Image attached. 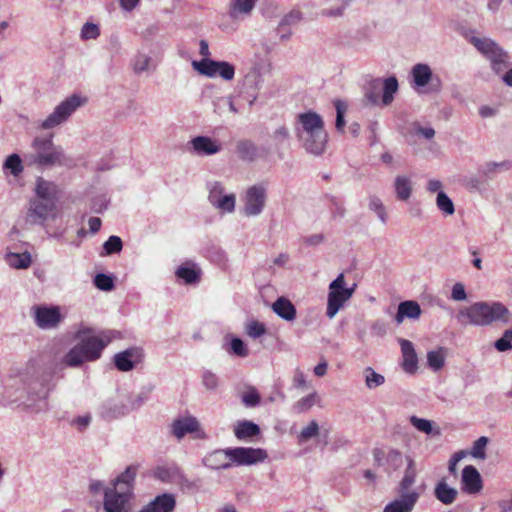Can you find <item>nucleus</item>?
<instances>
[{
	"label": "nucleus",
	"instance_id": "nucleus-64",
	"mask_svg": "<svg viewBox=\"0 0 512 512\" xmlns=\"http://www.w3.org/2000/svg\"><path fill=\"white\" fill-rule=\"evenodd\" d=\"M272 136L274 140L277 141L278 143H283L289 138V130L284 125L279 126L278 128L275 129Z\"/></svg>",
	"mask_w": 512,
	"mask_h": 512
},
{
	"label": "nucleus",
	"instance_id": "nucleus-53",
	"mask_svg": "<svg viewBox=\"0 0 512 512\" xmlns=\"http://www.w3.org/2000/svg\"><path fill=\"white\" fill-rule=\"evenodd\" d=\"M319 434V425L315 420L309 422L298 435V442L303 443Z\"/></svg>",
	"mask_w": 512,
	"mask_h": 512
},
{
	"label": "nucleus",
	"instance_id": "nucleus-18",
	"mask_svg": "<svg viewBox=\"0 0 512 512\" xmlns=\"http://www.w3.org/2000/svg\"><path fill=\"white\" fill-rule=\"evenodd\" d=\"M410 84L411 86L418 90L427 86L428 84L436 83L435 90L438 91L441 87V81L438 76H435L428 64L425 63H417L415 64L410 71Z\"/></svg>",
	"mask_w": 512,
	"mask_h": 512
},
{
	"label": "nucleus",
	"instance_id": "nucleus-60",
	"mask_svg": "<svg viewBox=\"0 0 512 512\" xmlns=\"http://www.w3.org/2000/svg\"><path fill=\"white\" fill-rule=\"evenodd\" d=\"M330 201V204H329V207H330V211H331V214L334 218H342L344 217L345 215V207H344V203L341 199L339 198H336V197H330L329 199Z\"/></svg>",
	"mask_w": 512,
	"mask_h": 512
},
{
	"label": "nucleus",
	"instance_id": "nucleus-25",
	"mask_svg": "<svg viewBox=\"0 0 512 512\" xmlns=\"http://www.w3.org/2000/svg\"><path fill=\"white\" fill-rule=\"evenodd\" d=\"M461 483L462 490L469 494L478 493L482 489L481 475L472 465H467L463 468Z\"/></svg>",
	"mask_w": 512,
	"mask_h": 512
},
{
	"label": "nucleus",
	"instance_id": "nucleus-36",
	"mask_svg": "<svg viewBox=\"0 0 512 512\" xmlns=\"http://www.w3.org/2000/svg\"><path fill=\"white\" fill-rule=\"evenodd\" d=\"M417 471L413 459L407 458V468L399 483V493H409L410 487L415 483Z\"/></svg>",
	"mask_w": 512,
	"mask_h": 512
},
{
	"label": "nucleus",
	"instance_id": "nucleus-20",
	"mask_svg": "<svg viewBox=\"0 0 512 512\" xmlns=\"http://www.w3.org/2000/svg\"><path fill=\"white\" fill-rule=\"evenodd\" d=\"M24 250L18 249L17 245H13L8 248L4 259L5 262L14 269H27L32 263V256L28 250L30 247L29 243L25 242L22 244Z\"/></svg>",
	"mask_w": 512,
	"mask_h": 512
},
{
	"label": "nucleus",
	"instance_id": "nucleus-37",
	"mask_svg": "<svg viewBox=\"0 0 512 512\" xmlns=\"http://www.w3.org/2000/svg\"><path fill=\"white\" fill-rule=\"evenodd\" d=\"M2 169L6 175L11 174L14 177H19L24 171L23 161L18 154H11L5 159Z\"/></svg>",
	"mask_w": 512,
	"mask_h": 512
},
{
	"label": "nucleus",
	"instance_id": "nucleus-52",
	"mask_svg": "<svg viewBox=\"0 0 512 512\" xmlns=\"http://www.w3.org/2000/svg\"><path fill=\"white\" fill-rule=\"evenodd\" d=\"M202 385L207 390H215L220 384V378L211 370L204 369L201 374Z\"/></svg>",
	"mask_w": 512,
	"mask_h": 512
},
{
	"label": "nucleus",
	"instance_id": "nucleus-38",
	"mask_svg": "<svg viewBox=\"0 0 512 512\" xmlns=\"http://www.w3.org/2000/svg\"><path fill=\"white\" fill-rule=\"evenodd\" d=\"M236 151L243 161H254L257 158V146L249 140H242L237 143Z\"/></svg>",
	"mask_w": 512,
	"mask_h": 512
},
{
	"label": "nucleus",
	"instance_id": "nucleus-24",
	"mask_svg": "<svg viewBox=\"0 0 512 512\" xmlns=\"http://www.w3.org/2000/svg\"><path fill=\"white\" fill-rule=\"evenodd\" d=\"M271 68L272 66L269 61L255 63L245 77L247 85L255 91L260 90L264 83V76L271 72Z\"/></svg>",
	"mask_w": 512,
	"mask_h": 512
},
{
	"label": "nucleus",
	"instance_id": "nucleus-49",
	"mask_svg": "<svg viewBox=\"0 0 512 512\" xmlns=\"http://www.w3.org/2000/svg\"><path fill=\"white\" fill-rule=\"evenodd\" d=\"M205 256L218 266H225L227 263V255L223 249L217 246L207 248Z\"/></svg>",
	"mask_w": 512,
	"mask_h": 512
},
{
	"label": "nucleus",
	"instance_id": "nucleus-59",
	"mask_svg": "<svg viewBox=\"0 0 512 512\" xmlns=\"http://www.w3.org/2000/svg\"><path fill=\"white\" fill-rule=\"evenodd\" d=\"M94 285L102 291H110L114 287V282L111 276L98 273L94 278Z\"/></svg>",
	"mask_w": 512,
	"mask_h": 512
},
{
	"label": "nucleus",
	"instance_id": "nucleus-32",
	"mask_svg": "<svg viewBox=\"0 0 512 512\" xmlns=\"http://www.w3.org/2000/svg\"><path fill=\"white\" fill-rule=\"evenodd\" d=\"M380 451L375 452V459L379 465L384 466L387 472H393L398 470L403 465V455L398 450H389L384 457V461H381Z\"/></svg>",
	"mask_w": 512,
	"mask_h": 512
},
{
	"label": "nucleus",
	"instance_id": "nucleus-45",
	"mask_svg": "<svg viewBox=\"0 0 512 512\" xmlns=\"http://www.w3.org/2000/svg\"><path fill=\"white\" fill-rule=\"evenodd\" d=\"M410 423L414 428H416L418 431L423 432L427 435L430 434H439V430L434 428V423L430 420L419 418L415 415L410 417Z\"/></svg>",
	"mask_w": 512,
	"mask_h": 512
},
{
	"label": "nucleus",
	"instance_id": "nucleus-35",
	"mask_svg": "<svg viewBox=\"0 0 512 512\" xmlns=\"http://www.w3.org/2000/svg\"><path fill=\"white\" fill-rule=\"evenodd\" d=\"M394 190L398 200L407 201L413 192L411 179L404 175H398L394 180Z\"/></svg>",
	"mask_w": 512,
	"mask_h": 512
},
{
	"label": "nucleus",
	"instance_id": "nucleus-48",
	"mask_svg": "<svg viewBox=\"0 0 512 512\" xmlns=\"http://www.w3.org/2000/svg\"><path fill=\"white\" fill-rule=\"evenodd\" d=\"M436 206L444 215H453L455 206L451 198L443 191H439L436 197Z\"/></svg>",
	"mask_w": 512,
	"mask_h": 512
},
{
	"label": "nucleus",
	"instance_id": "nucleus-23",
	"mask_svg": "<svg viewBox=\"0 0 512 512\" xmlns=\"http://www.w3.org/2000/svg\"><path fill=\"white\" fill-rule=\"evenodd\" d=\"M175 507V496L171 493H163L161 495H157L138 512H173Z\"/></svg>",
	"mask_w": 512,
	"mask_h": 512
},
{
	"label": "nucleus",
	"instance_id": "nucleus-19",
	"mask_svg": "<svg viewBox=\"0 0 512 512\" xmlns=\"http://www.w3.org/2000/svg\"><path fill=\"white\" fill-rule=\"evenodd\" d=\"M188 150L200 157L211 156L219 153L222 145L218 140L208 136H196L189 141Z\"/></svg>",
	"mask_w": 512,
	"mask_h": 512
},
{
	"label": "nucleus",
	"instance_id": "nucleus-2",
	"mask_svg": "<svg viewBox=\"0 0 512 512\" xmlns=\"http://www.w3.org/2000/svg\"><path fill=\"white\" fill-rule=\"evenodd\" d=\"M24 161L30 167L48 169L52 167H71L73 160L64 149L55 145L52 136H36L30 149L24 153Z\"/></svg>",
	"mask_w": 512,
	"mask_h": 512
},
{
	"label": "nucleus",
	"instance_id": "nucleus-8",
	"mask_svg": "<svg viewBox=\"0 0 512 512\" xmlns=\"http://www.w3.org/2000/svg\"><path fill=\"white\" fill-rule=\"evenodd\" d=\"M87 99L78 94H73L60 102L44 120L39 123V128L53 129L65 121L81 106L85 105Z\"/></svg>",
	"mask_w": 512,
	"mask_h": 512
},
{
	"label": "nucleus",
	"instance_id": "nucleus-1",
	"mask_svg": "<svg viewBox=\"0 0 512 512\" xmlns=\"http://www.w3.org/2000/svg\"><path fill=\"white\" fill-rule=\"evenodd\" d=\"M111 331L96 333L91 327L80 325L74 334L77 343L65 354L63 363L69 367H79L84 362L96 361L111 342Z\"/></svg>",
	"mask_w": 512,
	"mask_h": 512
},
{
	"label": "nucleus",
	"instance_id": "nucleus-41",
	"mask_svg": "<svg viewBox=\"0 0 512 512\" xmlns=\"http://www.w3.org/2000/svg\"><path fill=\"white\" fill-rule=\"evenodd\" d=\"M301 20V13L296 10H292L286 14L279 23L280 38L286 40L290 37L291 32L286 30V26L294 25Z\"/></svg>",
	"mask_w": 512,
	"mask_h": 512
},
{
	"label": "nucleus",
	"instance_id": "nucleus-9",
	"mask_svg": "<svg viewBox=\"0 0 512 512\" xmlns=\"http://www.w3.org/2000/svg\"><path fill=\"white\" fill-rule=\"evenodd\" d=\"M356 284L346 287L345 277L340 273L330 284L327 298L326 316L332 319L355 292Z\"/></svg>",
	"mask_w": 512,
	"mask_h": 512
},
{
	"label": "nucleus",
	"instance_id": "nucleus-12",
	"mask_svg": "<svg viewBox=\"0 0 512 512\" xmlns=\"http://www.w3.org/2000/svg\"><path fill=\"white\" fill-rule=\"evenodd\" d=\"M224 452L233 466H252L263 463L268 458V453L263 448L234 447L226 448Z\"/></svg>",
	"mask_w": 512,
	"mask_h": 512
},
{
	"label": "nucleus",
	"instance_id": "nucleus-7",
	"mask_svg": "<svg viewBox=\"0 0 512 512\" xmlns=\"http://www.w3.org/2000/svg\"><path fill=\"white\" fill-rule=\"evenodd\" d=\"M469 42L491 63L496 73L504 72L509 66L508 54L492 39L487 37H469Z\"/></svg>",
	"mask_w": 512,
	"mask_h": 512
},
{
	"label": "nucleus",
	"instance_id": "nucleus-42",
	"mask_svg": "<svg viewBox=\"0 0 512 512\" xmlns=\"http://www.w3.org/2000/svg\"><path fill=\"white\" fill-rule=\"evenodd\" d=\"M365 385L368 389H375L385 383V377L377 373L372 367H366L363 371Z\"/></svg>",
	"mask_w": 512,
	"mask_h": 512
},
{
	"label": "nucleus",
	"instance_id": "nucleus-46",
	"mask_svg": "<svg viewBox=\"0 0 512 512\" xmlns=\"http://www.w3.org/2000/svg\"><path fill=\"white\" fill-rule=\"evenodd\" d=\"M153 391V386H144L139 391L138 394L131 397L129 399V406L131 410H137L139 409L145 402H147L150 398V395Z\"/></svg>",
	"mask_w": 512,
	"mask_h": 512
},
{
	"label": "nucleus",
	"instance_id": "nucleus-26",
	"mask_svg": "<svg viewBox=\"0 0 512 512\" xmlns=\"http://www.w3.org/2000/svg\"><path fill=\"white\" fill-rule=\"evenodd\" d=\"M59 193L60 190L57 184L52 181L45 180L42 177L37 178L35 186L36 199L56 204Z\"/></svg>",
	"mask_w": 512,
	"mask_h": 512
},
{
	"label": "nucleus",
	"instance_id": "nucleus-13",
	"mask_svg": "<svg viewBox=\"0 0 512 512\" xmlns=\"http://www.w3.org/2000/svg\"><path fill=\"white\" fill-rule=\"evenodd\" d=\"M192 67L201 75L209 78L220 76L225 81H231L235 76V67L226 61L201 59L193 61Z\"/></svg>",
	"mask_w": 512,
	"mask_h": 512
},
{
	"label": "nucleus",
	"instance_id": "nucleus-29",
	"mask_svg": "<svg viewBox=\"0 0 512 512\" xmlns=\"http://www.w3.org/2000/svg\"><path fill=\"white\" fill-rule=\"evenodd\" d=\"M258 0H230L228 15L233 20L250 16Z\"/></svg>",
	"mask_w": 512,
	"mask_h": 512
},
{
	"label": "nucleus",
	"instance_id": "nucleus-56",
	"mask_svg": "<svg viewBox=\"0 0 512 512\" xmlns=\"http://www.w3.org/2000/svg\"><path fill=\"white\" fill-rule=\"evenodd\" d=\"M100 35V29L97 24L86 22L80 32V37L82 40H94L98 38Z\"/></svg>",
	"mask_w": 512,
	"mask_h": 512
},
{
	"label": "nucleus",
	"instance_id": "nucleus-16",
	"mask_svg": "<svg viewBox=\"0 0 512 512\" xmlns=\"http://www.w3.org/2000/svg\"><path fill=\"white\" fill-rule=\"evenodd\" d=\"M34 322L40 329H55L63 321L61 308L54 305H35L32 307Z\"/></svg>",
	"mask_w": 512,
	"mask_h": 512
},
{
	"label": "nucleus",
	"instance_id": "nucleus-62",
	"mask_svg": "<svg viewBox=\"0 0 512 512\" xmlns=\"http://www.w3.org/2000/svg\"><path fill=\"white\" fill-rule=\"evenodd\" d=\"M242 402L247 407H255L260 403V395L255 389H251L242 395Z\"/></svg>",
	"mask_w": 512,
	"mask_h": 512
},
{
	"label": "nucleus",
	"instance_id": "nucleus-61",
	"mask_svg": "<svg viewBox=\"0 0 512 512\" xmlns=\"http://www.w3.org/2000/svg\"><path fill=\"white\" fill-rule=\"evenodd\" d=\"M335 108H336V129L339 131H342L345 126V120L344 115L346 111V105L340 101H335Z\"/></svg>",
	"mask_w": 512,
	"mask_h": 512
},
{
	"label": "nucleus",
	"instance_id": "nucleus-21",
	"mask_svg": "<svg viewBox=\"0 0 512 512\" xmlns=\"http://www.w3.org/2000/svg\"><path fill=\"white\" fill-rule=\"evenodd\" d=\"M143 352L138 347L128 348L114 356L115 367L122 372L131 371L142 361Z\"/></svg>",
	"mask_w": 512,
	"mask_h": 512
},
{
	"label": "nucleus",
	"instance_id": "nucleus-43",
	"mask_svg": "<svg viewBox=\"0 0 512 512\" xmlns=\"http://www.w3.org/2000/svg\"><path fill=\"white\" fill-rule=\"evenodd\" d=\"M368 208H369V210H371L372 212H374L376 214L378 219L383 224L387 223L388 216H387V213H386V208H385L382 200L379 197H377L375 195H371L369 197Z\"/></svg>",
	"mask_w": 512,
	"mask_h": 512
},
{
	"label": "nucleus",
	"instance_id": "nucleus-15",
	"mask_svg": "<svg viewBox=\"0 0 512 512\" xmlns=\"http://www.w3.org/2000/svg\"><path fill=\"white\" fill-rule=\"evenodd\" d=\"M170 433L177 440L183 439L186 435H191L193 439L200 440L207 437L197 418L191 415L174 419L170 425Z\"/></svg>",
	"mask_w": 512,
	"mask_h": 512
},
{
	"label": "nucleus",
	"instance_id": "nucleus-50",
	"mask_svg": "<svg viewBox=\"0 0 512 512\" xmlns=\"http://www.w3.org/2000/svg\"><path fill=\"white\" fill-rule=\"evenodd\" d=\"M225 350L229 354H233L239 357L248 356V349L245 343L238 337H232L228 347H225Z\"/></svg>",
	"mask_w": 512,
	"mask_h": 512
},
{
	"label": "nucleus",
	"instance_id": "nucleus-6",
	"mask_svg": "<svg viewBox=\"0 0 512 512\" xmlns=\"http://www.w3.org/2000/svg\"><path fill=\"white\" fill-rule=\"evenodd\" d=\"M399 84L395 76L384 79L374 78L365 88V98L373 106H389L398 92Z\"/></svg>",
	"mask_w": 512,
	"mask_h": 512
},
{
	"label": "nucleus",
	"instance_id": "nucleus-14",
	"mask_svg": "<svg viewBox=\"0 0 512 512\" xmlns=\"http://www.w3.org/2000/svg\"><path fill=\"white\" fill-rule=\"evenodd\" d=\"M57 216L58 210L55 203L33 199L29 204L26 222L31 225L44 226L46 222L55 220Z\"/></svg>",
	"mask_w": 512,
	"mask_h": 512
},
{
	"label": "nucleus",
	"instance_id": "nucleus-33",
	"mask_svg": "<svg viewBox=\"0 0 512 512\" xmlns=\"http://www.w3.org/2000/svg\"><path fill=\"white\" fill-rule=\"evenodd\" d=\"M259 434V426L249 420L239 421L234 427V435L240 441H249Z\"/></svg>",
	"mask_w": 512,
	"mask_h": 512
},
{
	"label": "nucleus",
	"instance_id": "nucleus-34",
	"mask_svg": "<svg viewBox=\"0 0 512 512\" xmlns=\"http://www.w3.org/2000/svg\"><path fill=\"white\" fill-rule=\"evenodd\" d=\"M130 411L129 405L123 402L108 401L101 409V415L103 418L111 420L127 415Z\"/></svg>",
	"mask_w": 512,
	"mask_h": 512
},
{
	"label": "nucleus",
	"instance_id": "nucleus-39",
	"mask_svg": "<svg viewBox=\"0 0 512 512\" xmlns=\"http://www.w3.org/2000/svg\"><path fill=\"white\" fill-rule=\"evenodd\" d=\"M435 496L443 504L449 505L455 501L457 491L449 487L444 481H441L435 488Z\"/></svg>",
	"mask_w": 512,
	"mask_h": 512
},
{
	"label": "nucleus",
	"instance_id": "nucleus-44",
	"mask_svg": "<svg viewBox=\"0 0 512 512\" xmlns=\"http://www.w3.org/2000/svg\"><path fill=\"white\" fill-rule=\"evenodd\" d=\"M319 401V397L316 392H313L305 397H302L293 405V410L300 414L309 411Z\"/></svg>",
	"mask_w": 512,
	"mask_h": 512
},
{
	"label": "nucleus",
	"instance_id": "nucleus-58",
	"mask_svg": "<svg viewBox=\"0 0 512 512\" xmlns=\"http://www.w3.org/2000/svg\"><path fill=\"white\" fill-rule=\"evenodd\" d=\"M246 333L249 337L257 339L266 333V327L263 323L253 320L246 325Z\"/></svg>",
	"mask_w": 512,
	"mask_h": 512
},
{
	"label": "nucleus",
	"instance_id": "nucleus-3",
	"mask_svg": "<svg viewBox=\"0 0 512 512\" xmlns=\"http://www.w3.org/2000/svg\"><path fill=\"white\" fill-rule=\"evenodd\" d=\"M295 134L306 152L322 155L326 149L328 134L322 117L313 111L300 113L295 123Z\"/></svg>",
	"mask_w": 512,
	"mask_h": 512
},
{
	"label": "nucleus",
	"instance_id": "nucleus-28",
	"mask_svg": "<svg viewBox=\"0 0 512 512\" xmlns=\"http://www.w3.org/2000/svg\"><path fill=\"white\" fill-rule=\"evenodd\" d=\"M226 449H218L207 454L202 459V464L212 470H226L233 466L232 461L228 460Z\"/></svg>",
	"mask_w": 512,
	"mask_h": 512
},
{
	"label": "nucleus",
	"instance_id": "nucleus-40",
	"mask_svg": "<svg viewBox=\"0 0 512 512\" xmlns=\"http://www.w3.org/2000/svg\"><path fill=\"white\" fill-rule=\"evenodd\" d=\"M178 278L182 279L186 284H194L199 281L200 270L195 265H182L176 270Z\"/></svg>",
	"mask_w": 512,
	"mask_h": 512
},
{
	"label": "nucleus",
	"instance_id": "nucleus-30",
	"mask_svg": "<svg viewBox=\"0 0 512 512\" xmlns=\"http://www.w3.org/2000/svg\"><path fill=\"white\" fill-rule=\"evenodd\" d=\"M421 313V307L416 301H403L398 305V311L394 320L397 324H401L405 318L417 320L420 318Z\"/></svg>",
	"mask_w": 512,
	"mask_h": 512
},
{
	"label": "nucleus",
	"instance_id": "nucleus-11",
	"mask_svg": "<svg viewBox=\"0 0 512 512\" xmlns=\"http://www.w3.org/2000/svg\"><path fill=\"white\" fill-rule=\"evenodd\" d=\"M243 214L246 217H257L265 209L267 188L263 183L248 187L242 196Z\"/></svg>",
	"mask_w": 512,
	"mask_h": 512
},
{
	"label": "nucleus",
	"instance_id": "nucleus-31",
	"mask_svg": "<svg viewBox=\"0 0 512 512\" xmlns=\"http://www.w3.org/2000/svg\"><path fill=\"white\" fill-rule=\"evenodd\" d=\"M272 311L281 319L293 322L296 319L297 311L294 304L285 297H279L271 306Z\"/></svg>",
	"mask_w": 512,
	"mask_h": 512
},
{
	"label": "nucleus",
	"instance_id": "nucleus-17",
	"mask_svg": "<svg viewBox=\"0 0 512 512\" xmlns=\"http://www.w3.org/2000/svg\"><path fill=\"white\" fill-rule=\"evenodd\" d=\"M50 392V386L46 379L36 378L28 384L27 406L35 412L48 409L47 397Z\"/></svg>",
	"mask_w": 512,
	"mask_h": 512
},
{
	"label": "nucleus",
	"instance_id": "nucleus-55",
	"mask_svg": "<svg viewBox=\"0 0 512 512\" xmlns=\"http://www.w3.org/2000/svg\"><path fill=\"white\" fill-rule=\"evenodd\" d=\"M151 57L144 53H138L133 60V69L140 74L146 72L150 68Z\"/></svg>",
	"mask_w": 512,
	"mask_h": 512
},
{
	"label": "nucleus",
	"instance_id": "nucleus-27",
	"mask_svg": "<svg viewBox=\"0 0 512 512\" xmlns=\"http://www.w3.org/2000/svg\"><path fill=\"white\" fill-rule=\"evenodd\" d=\"M402 352V368L406 373L414 374L418 368V357L411 341L399 340Z\"/></svg>",
	"mask_w": 512,
	"mask_h": 512
},
{
	"label": "nucleus",
	"instance_id": "nucleus-5",
	"mask_svg": "<svg viewBox=\"0 0 512 512\" xmlns=\"http://www.w3.org/2000/svg\"><path fill=\"white\" fill-rule=\"evenodd\" d=\"M509 310L500 302H476L460 311V317L475 326H487L493 322H509Z\"/></svg>",
	"mask_w": 512,
	"mask_h": 512
},
{
	"label": "nucleus",
	"instance_id": "nucleus-47",
	"mask_svg": "<svg viewBox=\"0 0 512 512\" xmlns=\"http://www.w3.org/2000/svg\"><path fill=\"white\" fill-rule=\"evenodd\" d=\"M427 364L433 371H439L445 364V356L442 348L427 353Z\"/></svg>",
	"mask_w": 512,
	"mask_h": 512
},
{
	"label": "nucleus",
	"instance_id": "nucleus-10",
	"mask_svg": "<svg viewBox=\"0 0 512 512\" xmlns=\"http://www.w3.org/2000/svg\"><path fill=\"white\" fill-rule=\"evenodd\" d=\"M209 203L218 211L230 214L235 211L236 195L226 192L225 186L220 181H209L206 184Z\"/></svg>",
	"mask_w": 512,
	"mask_h": 512
},
{
	"label": "nucleus",
	"instance_id": "nucleus-51",
	"mask_svg": "<svg viewBox=\"0 0 512 512\" xmlns=\"http://www.w3.org/2000/svg\"><path fill=\"white\" fill-rule=\"evenodd\" d=\"M487 444H488V438L485 436H481L473 443V446L470 450V455L473 458L485 460Z\"/></svg>",
	"mask_w": 512,
	"mask_h": 512
},
{
	"label": "nucleus",
	"instance_id": "nucleus-63",
	"mask_svg": "<svg viewBox=\"0 0 512 512\" xmlns=\"http://www.w3.org/2000/svg\"><path fill=\"white\" fill-rule=\"evenodd\" d=\"M451 298L455 301H464L467 298L464 285L462 283H455L452 287Z\"/></svg>",
	"mask_w": 512,
	"mask_h": 512
},
{
	"label": "nucleus",
	"instance_id": "nucleus-57",
	"mask_svg": "<svg viewBox=\"0 0 512 512\" xmlns=\"http://www.w3.org/2000/svg\"><path fill=\"white\" fill-rule=\"evenodd\" d=\"M494 347L499 352H505L512 349V329H507L501 338L495 341Z\"/></svg>",
	"mask_w": 512,
	"mask_h": 512
},
{
	"label": "nucleus",
	"instance_id": "nucleus-54",
	"mask_svg": "<svg viewBox=\"0 0 512 512\" xmlns=\"http://www.w3.org/2000/svg\"><path fill=\"white\" fill-rule=\"evenodd\" d=\"M123 243L120 237L112 235L103 244L104 254L111 255L122 250Z\"/></svg>",
	"mask_w": 512,
	"mask_h": 512
},
{
	"label": "nucleus",
	"instance_id": "nucleus-22",
	"mask_svg": "<svg viewBox=\"0 0 512 512\" xmlns=\"http://www.w3.org/2000/svg\"><path fill=\"white\" fill-rule=\"evenodd\" d=\"M419 497L420 494L415 490L409 493H400V497L389 502L383 512H411Z\"/></svg>",
	"mask_w": 512,
	"mask_h": 512
},
{
	"label": "nucleus",
	"instance_id": "nucleus-4",
	"mask_svg": "<svg viewBox=\"0 0 512 512\" xmlns=\"http://www.w3.org/2000/svg\"><path fill=\"white\" fill-rule=\"evenodd\" d=\"M135 477L136 468L129 466L113 481V487L104 490L105 512H132Z\"/></svg>",
	"mask_w": 512,
	"mask_h": 512
}]
</instances>
